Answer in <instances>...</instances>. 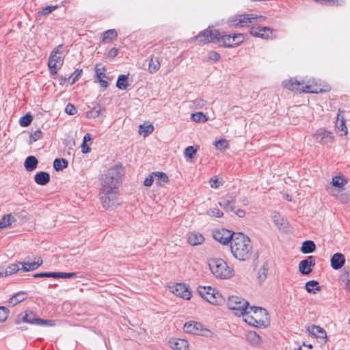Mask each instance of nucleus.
Wrapping results in <instances>:
<instances>
[{
  "instance_id": "f257e3e1",
  "label": "nucleus",
  "mask_w": 350,
  "mask_h": 350,
  "mask_svg": "<svg viewBox=\"0 0 350 350\" xmlns=\"http://www.w3.org/2000/svg\"><path fill=\"white\" fill-rule=\"evenodd\" d=\"M230 251L233 256L241 261L250 258L253 247L250 239L243 233L234 235L230 243Z\"/></svg>"
},
{
  "instance_id": "f03ea898",
  "label": "nucleus",
  "mask_w": 350,
  "mask_h": 350,
  "mask_svg": "<svg viewBox=\"0 0 350 350\" xmlns=\"http://www.w3.org/2000/svg\"><path fill=\"white\" fill-rule=\"evenodd\" d=\"M243 321L247 324L256 327H265L269 324L267 311L260 307H248L245 313Z\"/></svg>"
},
{
  "instance_id": "7ed1b4c3",
  "label": "nucleus",
  "mask_w": 350,
  "mask_h": 350,
  "mask_svg": "<svg viewBox=\"0 0 350 350\" xmlns=\"http://www.w3.org/2000/svg\"><path fill=\"white\" fill-rule=\"evenodd\" d=\"M123 174L124 171L121 165H116L111 167L104 175L100 189L118 190Z\"/></svg>"
},
{
  "instance_id": "20e7f679",
  "label": "nucleus",
  "mask_w": 350,
  "mask_h": 350,
  "mask_svg": "<svg viewBox=\"0 0 350 350\" xmlns=\"http://www.w3.org/2000/svg\"><path fill=\"white\" fill-rule=\"evenodd\" d=\"M208 266L212 273L217 278L227 279L232 276V270L227 263L221 258H212L208 260Z\"/></svg>"
},
{
  "instance_id": "39448f33",
  "label": "nucleus",
  "mask_w": 350,
  "mask_h": 350,
  "mask_svg": "<svg viewBox=\"0 0 350 350\" xmlns=\"http://www.w3.org/2000/svg\"><path fill=\"white\" fill-rule=\"evenodd\" d=\"M265 20V17L261 15L254 14L236 15L228 20V25L234 27H243L249 26L254 23H262Z\"/></svg>"
},
{
  "instance_id": "423d86ee",
  "label": "nucleus",
  "mask_w": 350,
  "mask_h": 350,
  "mask_svg": "<svg viewBox=\"0 0 350 350\" xmlns=\"http://www.w3.org/2000/svg\"><path fill=\"white\" fill-rule=\"evenodd\" d=\"M64 48L63 44H59L54 49L50 55L48 66L52 75L57 74L58 68L63 64L64 53L62 50Z\"/></svg>"
},
{
  "instance_id": "0eeeda50",
  "label": "nucleus",
  "mask_w": 350,
  "mask_h": 350,
  "mask_svg": "<svg viewBox=\"0 0 350 350\" xmlns=\"http://www.w3.org/2000/svg\"><path fill=\"white\" fill-rule=\"evenodd\" d=\"M100 200L106 209H113L120 204L118 198V190L100 189Z\"/></svg>"
},
{
  "instance_id": "6e6552de",
  "label": "nucleus",
  "mask_w": 350,
  "mask_h": 350,
  "mask_svg": "<svg viewBox=\"0 0 350 350\" xmlns=\"http://www.w3.org/2000/svg\"><path fill=\"white\" fill-rule=\"evenodd\" d=\"M198 291L202 298L213 305H221L224 302L221 293L211 286H199Z\"/></svg>"
},
{
  "instance_id": "1a4fd4ad",
  "label": "nucleus",
  "mask_w": 350,
  "mask_h": 350,
  "mask_svg": "<svg viewBox=\"0 0 350 350\" xmlns=\"http://www.w3.org/2000/svg\"><path fill=\"white\" fill-rule=\"evenodd\" d=\"M312 137L315 143L327 148H330L335 142V136L333 133L325 128L317 129Z\"/></svg>"
},
{
  "instance_id": "9d476101",
  "label": "nucleus",
  "mask_w": 350,
  "mask_h": 350,
  "mask_svg": "<svg viewBox=\"0 0 350 350\" xmlns=\"http://www.w3.org/2000/svg\"><path fill=\"white\" fill-rule=\"evenodd\" d=\"M227 306L235 315L244 317L248 310L249 302L240 297L230 296L227 301Z\"/></svg>"
},
{
  "instance_id": "9b49d317",
  "label": "nucleus",
  "mask_w": 350,
  "mask_h": 350,
  "mask_svg": "<svg viewBox=\"0 0 350 350\" xmlns=\"http://www.w3.org/2000/svg\"><path fill=\"white\" fill-rule=\"evenodd\" d=\"M29 323L40 326H54L55 322L54 320H44L36 317V314L31 311H26L25 314H21L18 317L16 323L20 322Z\"/></svg>"
},
{
  "instance_id": "f8f14e48",
  "label": "nucleus",
  "mask_w": 350,
  "mask_h": 350,
  "mask_svg": "<svg viewBox=\"0 0 350 350\" xmlns=\"http://www.w3.org/2000/svg\"><path fill=\"white\" fill-rule=\"evenodd\" d=\"M221 35V33L217 29L211 30L206 29L200 32L196 36L192 38V40H197L202 43L213 42L220 44Z\"/></svg>"
},
{
  "instance_id": "ddd939ff",
  "label": "nucleus",
  "mask_w": 350,
  "mask_h": 350,
  "mask_svg": "<svg viewBox=\"0 0 350 350\" xmlns=\"http://www.w3.org/2000/svg\"><path fill=\"white\" fill-rule=\"evenodd\" d=\"M244 39L245 36L242 33L226 35L221 33L220 44L226 47H235L241 44Z\"/></svg>"
},
{
  "instance_id": "4468645a",
  "label": "nucleus",
  "mask_w": 350,
  "mask_h": 350,
  "mask_svg": "<svg viewBox=\"0 0 350 350\" xmlns=\"http://www.w3.org/2000/svg\"><path fill=\"white\" fill-rule=\"evenodd\" d=\"M213 237L217 241L226 245L230 241H232L234 237V233L225 228L215 230L213 232Z\"/></svg>"
},
{
  "instance_id": "2eb2a0df",
  "label": "nucleus",
  "mask_w": 350,
  "mask_h": 350,
  "mask_svg": "<svg viewBox=\"0 0 350 350\" xmlns=\"http://www.w3.org/2000/svg\"><path fill=\"white\" fill-rule=\"evenodd\" d=\"M171 291L177 297L189 300L191 297V293L185 284L177 283L170 287Z\"/></svg>"
},
{
  "instance_id": "dca6fc26",
  "label": "nucleus",
  "mask_w": 350,
  "mask_h": 350,
  "mask_svg": "<svg viewBox=\"0 0 350 350\" xmlns=\"http://www.w3.org/2000/svg\"><path fill=\"white\" fill-rule=\"evenodd\" d=\"M250 33L262 39H271L274 37L273 29L268 27H253L250 29Z\"/></svg>"
},
{
  "instance_id": "f3484780",
  "label": "nucleus",
  "mask_w": 350,
  "mask_h": 350,
  "mask_svg": "<svg viewBox=\"0 0 350 350\" xmlns=\"http://www.w3.org/2000/svg\"><path fill=\"white\" fill-rule=\"evenodd\" d=\"M184 329L185 332L195 335H205V332L208 330L204 329L201 323L196 321H189L185 324Z\"/></svg>"
},
{
  "instance_id": "a211bd4d",
  "label": "nucleus",
  "mask_w": 350,
  "mask_h": 350,
  "mask_svg": "<svg viewBox=\"0 0 350 350\" xmlns=\"http://www.w3.org/2000/svg\"><path fill=\"white\" fill-rule=\"evenodd\" d=\"M236 202V196L231 193H228L220 198L219 205L226 211H234Z\"/></svg>"
},
{
  "instance_id": "6ab92c4d",
  "label": "nucleus",
  "mask_w": 350,
  "mask_h": 350,
  "mask_svg": "<svg viewBox=\"0 0 350 350\" xmlns=\"http://www.w3.org/2000/svg\"><path fill=\"white\" fill-rule=\"evenodd\" d=\"M315 265V259L309 256L306 259L301 260L299 265V271L304 275H308L312 271V267Z\"/></svg>"
},
{
  "instance_id": "aec40b11",
  "label": "nucleus",
  "mask_w": 350,
  "mask_h": 350,
  "mask_svg": "<svg viewBox=\"0 0 350 350\" xmlns=\"http://www.w3.org/2000/svg\"><path fill=\"white\" fill-rule=\"evenodd\" d=\"M76 273H64V272H44L34 275L35 278H72L75 277Z\"/></svg>"
},
{
  "instance_id": "412c9836",
  "label": "nucleus",
  "mask_w": 350,
  "mask_h": 350,
  "mask_svg": "<svg viewBox=\"0 0 350 350\" xmlns=\"http://www.w3.org/2000/svg\"><path fill=\"white\" fill-rule=\"evenodd\" d=\"M303 85L304 81L301 82L295 79H290L289 80H286L282 82L283 87L298 93H301L302 92L301 89H303Z\"/></svg>"
},
{
  "instance_id": "4be33fe9",
  "label": "nucleus",
  "mask_w": 350,
  "mask_h": 350,
  "mask_svg": "<svg viewBox=\"0 0 350 350\" xmlns=\"http://www.w3.org/2000/svg\"><path fill=\"white\" fill-rule=\"evenodd\" d=\"M343 111L339 109L337 114V120L336 122V128L338 132H341L340 135H346L347 134V128L345 124V120L344 116L342 115Z\"/></svg>"
},
{
  "instance_id": "5701e85b",
  "label": "nucleus",
  "mask_w": 350,
  "mask_h": 350,
  "mask_svg": "<svg viewBox=\"0 0 350 350\" xmlns=\"http://www.w3.org/2000/svg\"><path fill=\"white\" fill-rule=\"evenodd\" d=\"M170 347L174 350H187L189 343L186 340L173 338L169 341Z\"/></svg>"
},
{
  "instance_id": "b1692460",
  "label": "nucleus",
  "mask_w": 350,
  "mask_h": 350,
  "mask_svg": "<svg viewBox=\"0 0 350 350\" xmlns=\"http://www.w3.org/2000/svg\"><path fill=\"white\" fill-rule=\"evenodd\" d=\"M187 241L193 246L198 245L204 241V237L199 232H193L188 234Z\"/></svg>"
},
{
  "instance_id": "393cba45",
  "label": "nucleus",
  "mask_w": 350,
  "mask_h": 350,
  "mask_svg": "<svg viewBox=\"0 0 350 350\" xmlns=\"http://www.w3.org/2000/svg\"><path fill=\"white\" fill-rule=\"evenodd\" d=\"M309 333L317 338L323 339L326 342L327 334L324 329L318 325H312L308 329Z\"/></svg>"
},
{
  "instance_id": "a878e982",
  "label": "nucleus",
  "mask_w": 350,
  "mask_h": 350,
  "mask_svg": "<svg viewBox=\"0 0 350 350\" xmlns=\"http://www.w3.org/2000/svg\"><path fill=\"white\" fill-rule=\"evenodd\" d=\"M345 262L344 256L340 253H336L331 258V266L334 269L337 270L344 265Z\"/></svg>"
},
{
  "instance_id": "bb28decb",
  "label": "nucleus",
  "mask_w": 350,
  "mask_h": 350,
  "mask_svg": "<svg viewBox=\"0 0 350 350\" xmlns=\"http://www.w3.org/2000/svg\"><path fill=\"white\" fill-rule=\"evenodd\" d=\"M272 219L279 229H286L288 226L287 220L278 213L275 212L273 213Z\"/></svg>"
},
{
  "instance_id": "cd10ccee",
  "label": "nucleus",
  "mask_w": 350,
  "mask_h": 350,
  "mask_svg": "<svg viewBox=\"0 0 350 350\" xmlns=\"http://www.w3.org/2000/svg\"><path fill=\"white\" fill-rule=\"evenodd\" d=\"M36 260L32 262H22V269L24 271H33L38 268L42 264V260L40 257L36 258Z\"/></svg>"
},
{
  "instance_id": "c85d7f7f",
  "label": "nucleus",
  "mask_w": 350,
  "mask_h": 350,
  "mask_svg": "<svg viewBox=\"0 0 350 350\" xmlns=\"http://www.w3.org/2000/svg\"><path fill=\"white\" fill-rule=\"evenodd\" d=\"M35 182L40 185H45L50 180V175L46 172H39L35 174Z\"/></svg>"
},
{
  "instance_id": "c756f323",
  "label": "nucleus",
  "mask_w": 350,
  "mask_h": 350,
  "mask_svg": "<svg viewBox=\"0 0 350 350\" xmlns=\"http://www.w3.org/2000/svg\"><path fill=\"white\" fill-rule=\"evenodd\" d=\"M161 66L160 62L158 58L151 56L148 63V71L151 74L157 72Z\"/></svg>"
},
{
  "instance_id": "7c9ffc66",
  "label": "nucleus",
  "mask_w": 350,
  "mask_h": 350,
  "mask_svg": "<svg viewBox=\"0 0 350 350\" xmlns=\"http://www.w3.org/2000/svg\"><path fill=\"white\" fill-rule=\"evenodd\" d=\"M38 160L33 156H29L25 161L24 165L26 170L29 172H31L37 167Z\"/></svg>"
},
{
  "instance_id": "2f4dec72",
  "label": "nucleus",
  "mask_w": 350,
  "mask_h": 350,
  "mask_svg": "<svg viewBox=\"0 0 350 350\" xmlns=\"http://www.w3.org/2000/svg\"><path fill=\"white\" fill-rule=\"evenodd\" d=\"M27 296L25 293L24 292H19L14 295H13L8 301V304L12 306H14L17 304L24 301L26 299Z\"/></svg>"
},
{
  "instance_id": "473e14b6",
  "label": "nucleus",
  "mask_w": 350,
  "mask_h": 350,
  "mask_svg": "<svg viewBox=\"0 0 350 350\" xmlns=\"http://www.w3.org/2000/svg\"><path fill=\"white\" fill-rule=\"evenodd\" d=\"M156 184L159 186H163L169 181L168 176L163 172H153Z\"/></svg>"
},
{
  "instance_id": "72a5a7b5",
  "label": "nucleus",
  "mask_w": 350,
  "mask_h": 350,
  "mask_svg": "<svg viewBox=\"0 0 350 350\" xmlns=\"http://www.w3.org/2000/svg\"><path fill=\"white\" fill-rule=\"evenodd\" d=\"M316 246L312 241H305L302 243L301 251L304 254H310L315 250Z\"/></svg>"
},
{
  "instance_id": "f704fd0d",
  "label": "nucleus",
  "mask_w": 350,
  "mask_h": 350,
  "mask_svg": "<svg viewBox=\"0 0 350 350\" xmlns=\"http://www.w3.org/2000/svg\"><path fill=\"white\" fill-rule=\"evenodd\" d=\"M301 92L304 93H312V94H317L319 92H323L324 90L323 89L320 88L317 85H307L304 82V85L302 86Z\"/></svg>"
},
{
  "instance_id": "c9c22d12",
  "label": "nucleus",
  "mask_w": 350,
  "mask_h": 350,
  "mask_svg": "<svg viewBox=\"0 0 350 350\" xmlns=\"http://www.w3.org/2000/svg\"><path fill=\"white\" fill-rule=\"evenodd\" d=\"M68 161L65 159H55L53 161V167L56 171L63 170L68 167Z\"/></svg>"
},
{
  "instance_id": "e433bc0d",
  "label": "nucleus",
  "mask_w": 350,
  "mask_h": 350,
  "mask_svg": "<svg viewBox=\"0 0 350 350\" xmlns=\"http://www.w3.org/2000/svg\"><path fill=\"white\" fill-rule=\"evenodd\" d=\"M117 37H118V33L115 29H109V30L105 31L103 33L102 41L103 42H107L112 40L113 39H116Z\"/></svg>"
},
{
  "instance_id": "4c0bfd02",
  "label": "nucleus",
  "mask_w": 350,
  "mask_h": 350,
  "mask_svg": "<svg viewBox=\"0 0 350 350\" xmlns=\"http://www.w3.org/2000/svg\"><path fill=\"white\" fill-rule=\"evenodd\" d=\"M306 290L308 293H316L317 291H320L321 288L319 282L314 280H310L306 284Z\"/></svg>"
},
{
  "instance_id": "58836bf2",
  "label": "nucleus",
  "mask_w": 350,
  "mask_h": 350,
  "mask_svg": "<svg viewBox=\"0 0 350 350\" xmlns=\"http://www.w3.org/2000/svg\"><path fill=\"white\" fill-rule=\"evenodd\" d=\"M127 79L128 76L126 75H120L117 80L116 86L120 90H126L129 86V83H127Z\"/></svg>"
},
{
  "instance_id": "ea45409f",
  "label": "nucleus",
  "mask_w": 350,
  "mask_h": 350,
  "mask_svg": "<svg viewBox=\"0 0 350 350\" xmlns=\"http://www.w3.org/2000/svg\"><path fill=\"white\" fill-rule=\"evenodd\" d=\"M14 221V219L12 215H4L0 220V228L3 229L10 226Z\"/></svg>"
},
{
  "instance_id": "a19ab883",
  "label": "nucleus",
  "mask_w": 350,
  "mask_h": 350,
  "mask_svg": "<svg viewBox=\"0 0 350 350\" xmlns=\"http://www.w3.org/2000/svg\"><path fill=\"white\" fill-rule=\"evenodd\" d=\"M154 131V126L152 124L148 125H140L139 128V133L142 135L144 137H146L151 134Z\"/></svg>"
},
{
  "instance_id": "79ce46f5",
  "label": "nucleus",
  "mask_w": 350,
  "mask_h": 350,
  "mask_svg": "<svg viewBox=\"0 0 350 350\" xmlns=\"http://www.w3.org/2000/svg\"><path fill=\"white\" fill-rule=\"evenodd\" d=\"M21 263H14V264H11L8 267L5 268L4 267V275L5 277L8 276V275H12V274H14L16 272H17L20 269H19V265Z\"/></svg>"
},
{
  "instance_id": "37998d69",
  "label": "nucleus",
  "mask_w": 350,
  "mask_h": 350,
  "mask_svg": "<svg viewBox=\"0 0 350 350\" xmlns=\"http://www.w3.org/2000/svg\"><path fill=\"white\" fill-rule=\"evenodd\" d=\"M191 120L195 122H205L208 118L202 112H196L191 114Z\"/></svg>"
},
{
  "instance_id": "c03bdc74",
  "label": "nucleus",
  "mask_w": 350,
  "mask_h": 350,
  "mask_svg": "<svg viewBox=\"0 0 350 350\" xmlns=\"http://www.w3.org/2000/svg\"><path fill=\"white\" fill-rule=\"evenodd\" d=\"M101 107L100 105L94 107L92 109L88 111L86 113V117L88 118H93L95 119L98 118L100 113Z\"/></svg>"
},
{
  "instance_id": "a18cd8bd",
  "label": "nucleus",
  "mask_w": 350,
  "mask_h": 350,
  "mask_svg": "<svg viewBox=\"0 0 350 350\" xmlns=\"http://www.w3.org/2000/svg\"><path fill=\"white\" fill-rule=\"evenodd\" d=\"M341 280L346 281V286L347 290L350 292V267L345 268V273L342 275Z\"/></svg>"
},
{
  "instance_id": "49530a36",
  "label": "nucleus",
  "mask_w": 350,
  "mask_h": 350,
  "mask_svg": "<svg viewBox=\"0 0 350 350\" xmlns=\"http://www.w3.org/2000/svg\"><path fill=\"white\" fill-rule=\"evenodd\" d=\"M32 119L33 118L31 115L29 113L26 114L25 116L21 118L19 120V124L23 127L27 126L31 124Z\"/></svg>"
},
{
  "instance_id": "de8ad7c7",
  "label": "nucleus",
  "mask_w": 350,
  "mask_h": 350,
  "mask_svg": "<svg viewBox=\"0 0 350 350\" xmlns=\"http://www.w3.org/2000/svg\"><path fill=\"white\" fill-rule=\"evenodd\" d=\"M215 146L217 150H223L228 148V142L226 139H221L216 141Z\"/></svg>"
},
{
  "instance_id": "09e8293b",
  "label": "nucleus",
  "mask_w": 350,
  "mask_h": 350,
  "mask_svg": "<svg viewBox=\"0 0 350 350\" xmlns=\"http://www.w3.org/2000/svg\"><path fill=\"white\" fill-rule=\"evenodd\" d=\"M206 213L209 216L215 217H218V218L221 217L224 215L223 212L217 208H209L207 211Z\"/></svg>"
},
{
  "instance_id": "8fccbe9b",
  "label": "nucleus",
  "mask_w": 350,
  "mask_h": 350,
  "mask_svg": "<svg viewBox=\"0 0 350 350\" xmlns=\"http://www.w3.org/2000/svg\"><path fill=\"white\" fill-rule=\"evenodd\" d=\"M105 67L102 64H96L95 67V72L98 79L105 78L106 75L104 72Z\"/></svg>"
},
{
  "instance_id": "3c124183",
  "label": "nucleus",
  "mask_w": 350,
  "mask_h": 350,
  "mask_svg": "<svg viewBox=\"0 0 350 350\" xmlns=\"http://www.w3.org/2000/svg\"><path fill=\"white\" fill-rule=\"evenodd\" d=\"M347 181L341 177L336 176L332 178V184L334 187L340 188L343 187Z\"/></svg>"
},
{
  "instance_id": "603ef678",
  "label": "nucleus",
  "mask_w": 350,
  "mask_h": 350,
  "mask_svg": "<svg viewBox=\"0 0 350 350\" xmlns=\"http://www.w3.org/2000/svg\"><path fill=\"white\" fill-rule=\"evenodd\" d=\"M206 102L202 98H196L192 101V107L202 109L206 105Z\"/></svg>"
},
{
  "instance_id": "864d4df0",
  "label": "nucleus",
  "mask_w": 350,
  "mask_h": 350,
  "mask_svg": "<svg viewBox=\"0 0 350 350\" xmlns=\"http://www.w3.org/2000/svg\"><path fill=\"white\" fill-rule=\"evenodd\" d=\"M9 310L4 306H0V323L4 322L8 317Z\"/></svg>"
},
{
  "instance_id": "5fc2aeb1",
  "label": "nucleus",
  "mask_w": 350,
  "mask_h": 350,
  "mask_svg": "<svg viewBox=\"0 0 350 350\" xmlns=\"http://www.w3.org/2000/svg\"><path fill=\"white\" fill-rule=\"evenodd\" d=\"M196 151H197V150L196 148H194L193 146H188L185 150V156L189 159H192V158H193L194 155L196 154Z\"/></svg>"
},
{
  "instance_id": "6e6d98bb",
  "label": "nucleus",
  "mask_w": 350,
  "mask_h": 350,
  "mask_svg": "<svg viewBox=\"0 0 350 350\" xmlns=\"http://www.w3.org/2000/svg\"><path fill=\"white\" fill-rule=\"evenodd\" d=\"M247 337L255 344H258L261 342V337L254 332H250Z\"/></svg>"
},
{
  "instance_id": "4d7b16f0",
  "label": "nucleus",
  "mask_w": 350,
  "mask_h": 350,
  "mask_svg": "<svg viewBox=\"0 0 350 350\" xmlns=\"http://www.w3.org/2000/svg\"><path fill=\"white\" fill-rule=\"evenodd\" d=\"M206 59L215 62L220 59V55L216 51H210L206 55Z\"/></svg>"
},
{
  "instance_id": "13d9d810",
  "label": "nucleus",
  "mask_w": 350,
  "mask_h": 350,
  "mask_svg": "<svg viewBox=\"0 0 350 350\" xmlns=\"http://www.w3.org/2000/svg\"><path fill=\"white\" fill-rule=\"evenodd\" d=\"M57 8V5L47 6V7L43 8L41 11H40L39 14H40L42 15H47V14H50L51 12H52L53 11H54L55 10H56Z\"/></svg>"
},
{
  "instance_id": "bf43d9fd",
  "label": "nucleus",
  "mask_w": 350,
  "mask_h": 350,
  "mask_svg": "<svg viewBox=\"0 0 350 350\" xmlns=\"http://www.w3.org/2000/svg\"><path fill=\"white\" fill-rule=\"evenodd\" d=\"M82 73V70H76L70 76L68 77V80H70L72 77V80L70 82V84H74L81 76Z\"/></svg>"
},
{
  "instance_id": "052dcab7",
  "label": "nucleus",
  "mask_w": 350,
  "mask_h": 350,
  "mask_svg": "<svg viewBox=\"0 0 350 350\" xmlns=\"http://www.w3.org/2000/svg\"><path fill=\"white\" fill-rule=\"evenodd\" d=\"M211 187L217 189L221 185V182L216 177H213L209 180Z\"/></svg>"
},
{
  "instance_id": "680f3d73",
  "label": "nucleus",
  "mask_w": 350,
  "mask_h": 350,
  "mask_svg": "<svg viewBox=\"0 0 350 350\" xmlns=\"http://www.w3.org/2000/svg\"><path fill=\"white\" fill-rule=\"evenodd\" d=\"M42 132L40 129H37L31 134V138L33 142H36L42 137Z\"/></svg>"
},
{
  "instance_id": "e2e57ef3",
  "label": "nucleus",
  "mask_w": 350,
  "mask_h": 350,
  "mask_svg": "<svg viewBox=\"0 0 350 350\" xmlns=\"http://www.w3.org/2000/svg\"><path fill=\"white\" fill-rule=\"evenodd\" d=\"M65 111L69 115H74L77 113V109L72 104H68L65 108Z\"/></svg>"
},
{
  "instance_id": "0e129e2a",
  "label": "nucleus",
  "mask_w": 350,
  "mask_h": 350,
  "mask_svg": "<svg viewBox=\"0 0 350 350\" xmlns=\"http://www.w3.org/2000/svg\"><path fill=\"white\" fill-rule=\"evenodd\" d=\"M154 180V175L153 174V173H152L151 174L149 175L148 177H147L144 180V185L146 187H150L152 185Z\"/></svg>"
},
{
  "instance_id": "69168bd1",
  "label": "nucleus",
  "mask_w": 350,
  "mask_h": 350,
  "mask_svg": "<svg viewBox=\"0 0 350 350\" xmlns=\"http://www.w3.org/2000/svg\"><path fill=\"white\" fill-rule=\"evenodd\" d=\"M329 5H340L343 3V0H322Z\"/></svg>"
},
{
  "instance_id": "338daca9",
  "label": "nucleus",
  "mask_w": 350,
  "mask_h": 350,
  "mask_svg": "<svg viewBox=\"0 0 350 350\" xmlns=\"http://www.w3.org/2000/svg\"><path fill=\"white\" fill-rule=\"evenodd\" d=\"M340 200L343 203L350 201V193H342L340 195Z\"/></svg>"
},
{
  "instance_id": "774afa93",
  "label": "nucleus",
  "mask_w": 350,
  "mask_h": 350,
  "mask_svg": "<svg viewBox=\"0 0 350 350\" xmlns=\"http://www.w3.org/2000/svg\"><path fill=\"white\" fill-rule=\"evenodd\" d=\"M118 53V50L116 48L111 49L108 52V56L111 57H115Z\"/></svg>"
}]
</instances>
